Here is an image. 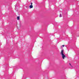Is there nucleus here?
<instances>
[{"label": "nucleus", "instance_id": "obj_1", "mask_svg": "<svg viewBox=\"0 0 79 79\" xmlns=\"http://www.w3.org/2000/svg\"><path fill=\"white\" fill-rule=\"evenodd\" d=\"M61 54L62 55L63 60H64V58H66V56L64 54V50H62L61 52Z\"/></svg>", "mask_w": 79, "mask_h": 79}, {"label": "nucleus", "instance_id": "obj_2", "mask_svg": "<svg viewBox=\"0 0 79 79\" xmlns=\"http://www.w3.org/2000/svg\"><path fill=\"white\" fill-rule=\"evenodd\" d=\"M30 8H33V6L32 5V2L31 3V5L30 6Z\"/></svg>", "mask_w": 79, "mask_h": 79}, {"label": "nucleus", "instance_id": "obj_3", "mask_svg": "<svg viewBox=\"0 0 79 79\" xmlns=\"http://www.w3.org/2000/svg\"><path fill=\"white\" fill-rule=\"evenodd\" d=\"M17 18L18 20H19V16H18Z\"/></svg>", "mask_w": 79, "mask_h": 79}, {"label": "nucleus", "instance_id": "obj_4", "mask_svg": "<svg viewBox=\"0 0 79 79\" xmlns=\"http://www.w3.org/2000/svg\"><path fill=\"white\" fill-rule=\"evenodd\" d=\"M60 17H62V16H61V14H60Z\"/></svg>", "mask_w": 79, "mask_h": 79}, {"label": "nucleus", "instance_id": "obj_5", "mask_svg": "<svg viewBox=\"0 0 79 79\" xmlns=\"http://www.w3.org/2000/svg\"><path fill=\"white\" fill-rule=\"evenodd\" d=\"M64 46H65V45H62V46H63V47H64Z\"/></svg>", "mask_w": 79, "mask_h": 79}, {"label": "nucleus", "instance_id": "obj_6", "mask_svg": "<svg viewBox=\"0 0 79 79\" xmlns=\"http://www.w3.org/2000/svg\"><path fill=\"white\" fill-rule=\"evenodd\" d=\"M70 64L71 65V64Z\"/></svg>", "mask_w": 79, "mask_h": 79}]
</instances>
